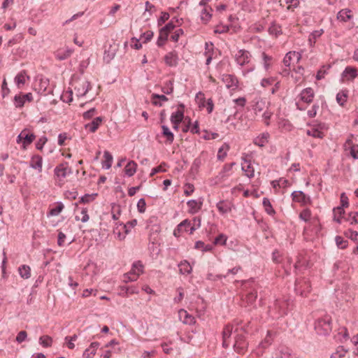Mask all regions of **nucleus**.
Listing matches in <instances>:
<instances>
[{
	"mask_svg": "<svg viewBox=\"0 0 358 358\" xmlns=\"http://www.w3.org/2000/svg\"><path fill=\"white\" fill-rule=\"evenodd\" d=\"M187 205L189 208L188 212L190 214H195L201 210L203 201L192 199L187 202Z\"/></svg>",
	"mask_w": 358,
	"mask_h": 358,
	"instance_id": "nucleus-19",
	"label": "nucleus"
},
{
	"mask_svg": "<svg viewBox=\"0 0 358 358\" xmlns=\"http://www.w3.org/2000/svg\"><path fill=\"white\" fill-rule=\"evenodd\" d=\"M194 248L201 250L202 252H208L212 250L213 246L210 244L206 245L203 241H198L195 243Z\"/></svg>",
	"mask_w": 358,
	"mask_h": 358,
	"instance_id": "nucleus-40",
	"label": "nucleus"
},
{
	"mask_svg": "<svg viewBox=\"0 0 358 358\" xmlns=\"http://www.w3.org/2000/svg\"><path fill=\"white\" fill-rule=\"evenodd\" d=\"M307 134L318 138H322L324 136L323 133L317 129L308 130Z\"/></svg>",
	"mask_w": 358,
	"mask_h": 358,
	"instance_id": "nucleus-56",
	"label": "nucleus"
},
{
	"mask_svg": "<svg viewBox=\"0 0 358 358\" xmlns=\"http://www.w3.org/2000/svg\"><path fill=\"white\" fill-rule=\"evenodd\" d=\"M73 52V50L71 48L66 47L58 49L55 52L54 55L57 59L62 61L70 57Z\"/></svg>",
	"mask_w": 358,
	"mask_h": 358,
	"instance_id": "nucleus-14",
	"label": "nucleus"
},
{
	"mask_svg": "<svg viewBox=\"0 0 358 358\" xmlns=\"http://www.w3.org/2000/svg\"><path fill=\"white\" fill-rule=\"evenodd\" d=\"M315 93L311 87L303 90L300 94V99L306 103H310L314 98Z\"/></svg>",
	"mask_w": 358,
	"mask_h": 358,
	"instance_id": "nucleus-17",
	"label": "nucleus"
},
{
	"mask_svg": "<svg viewBox=\"0 0 358 358\" xmlns=\"http://www.w3.org/2000/svg\"><path fill=\"white\" fill-rule=\"evenodd\" d=\"M229 150V145L224 143L217 152V157L219 160H223L227 156V152Z\"/></svg>",
	"mask_w": 358,
	"mask_h": 358,
	"instance_id": "nucleus-41",
	"label": "nucleus"
},
{
	"mask_svg": "<svg viewBox=\"0 0 358 358\" xmlns=\"http://www.w3.org/2000/svg\"><path fill=\"white\" fill-rule=\"evenodd\" d=\"M27 336V334L25 331H20L16 336V341L19 343H21L25 341Z\"/></svg>",
	"mask_w": 358,
	"mask_h": 358,
	"instance_id": "nucleus-61",
	"label": "nucleus"
},
{
	"mask_svg": "<svg viewBox=\"0 0 358 358\" xmlns=\"http://www.w3.org/2000/svg\"><path fill=\"white\" fill-rule=\"evenodd\" d=\"M275 335H276L275 332H273L271 331H268L266 338H264V341H262L259 343V348L265 349L268 346L271 345V343L273 342V338L275 336Z\"/></svg>",
	"mask_w": 358,
	"mask_h": 358,
	"instance_id": "nucleus-23",
	"label": "nucleus"
},
{
	"mask_svg": "<svg viewBox=\"0 0 358 358\" xmlns=\"http://www.w3.org/2000/svg\"><path fill=\"white\" fill-rule=\"evenodd\" d=\"M99 346V343L98 342H93L90 344V347L87 348L83 354V358H93L94 355L96 354V351Z\"/></svg>",
	"mask_w": 358,
	"mask_h": 358,
	"instance_id": "nucleus-22",
	"label": "nucleus"
},
{
	"mask_svg": "<svg viewBox=\"0 0 358 358\" xmlns=\"http://www.w3.org/2000/svg\"><path fill=\"white\" fill-rule=\"evenodd\" d=\"M346 352L347 350L343 346H339L336 352L331 355V358H341L345 356Z\"/></svg>",
	"mask_w": 358,
	"mask_h": 358,
	"instance_id": "nucleus-49",
	"label": "nucleus"
},
{
	"mask_svg": "<svg viewBox=\"0 0 358 358\" xmlns=\"http://www.w3.org/2000/svg\"><path fill=\"white\" fill-rule=\"evenodd\" d=\"M97 196V194H86L80 198L79 203H87L94 201Z\"/></svg>",
	"mask_w": 358,
	"mask_h": 358,
	"instance_id": "nucleus-47",
	"label": "nucleus"
},
{
	"mask_svg": "<svg viewBox=\"0 0 358 358\" xmlns=\"http://www.w3.org/2000/svg\"><path fill=\"white\" fill-rule=\"evenodd\" d=\"M252 109L257 115H261L265 110H267L268 107L265 101L260 98H255L253 100Z\"/></svg>",
	"mask_w": 358,
	"mask_h": 358,
	"instance_id": "nucleus-12",
	"label": "nucleus"
},
{
	"mask_svg": "<svg viewBox=\"0 0 358 358\" xmlns=\"http://www.w3.org/2000/svg\"><path fill=\"white\" fill-rule=\"evenodd\" d=\"M336 245L341 248L344 249L347 247L348 241L344 240L343 237L337 236L335 238Z\"/></svg>",
	"mask_w": 358,
	"mask_h": 358,
	"instance_id": "nucleus-54",
	"label": "nucleus"
},
{
	"mask_svg": "<svg viewBox=\"0 0 358 358\" xmlns=\"http://www.w3.org/2000/svg\"><path fill=\"white\" fill-rule=\"evenodd\" d=\"M347 92L341 91L338 92L336 95V101L340 106H344L345 103L347 101Z\"/></svg>",
	"mask_w": 358,
	"mask_h": 358,
	"instance_id": "nucleus-44",
	"label": "nucleus"
},
{
	"mask_svg": "<svg viewBox=\"0 0 358 358\" xmlns=\"http://www.w3.org/2000/svg\"><path fill=\"white\" fill-rule=\"evenodd\" d=\"M80 214H81V217L76 216V220H80L82 222H87L90 219V217L87 214V209L86 208H83L81 209Z\"/></svg>",
	"mask_w": 358,
	"mask_h": 358,
	"instance_id": "nucleus-50",
	"label": "nucleus"
},
{
	"mask_svg": "<svg viewBox=\"0 0 358 358\" xmlns=\"http://www.w3.org/2000/svg\"><path fill=\"white\" fill-rule=\"evenodd\" d=\"M30 79L25 70L19 72L15 77L14 81L18 89H22L26 82Z\"/></svg>",
	"mask_w": 358,
	"mask_h": 358,
	"instance_id": "nucleus-13",
	"label": "nucleus"
},
{
	"mask_svg": "<svg viewBox=\"0 0 358 358\" xmlns=\"http://www.w3.org/2000/svg\"><path fill=\"white\" fill-rule=\"evenodd\" d=\"M231 203L227 201H220L217 203V208L222 214H225L231 211Z\"/></svg>",
	"mask_w": 358,
	"mask_h": 358,
	"instance_id": "nucleus-25",
	"label": "nucleus"
},
{
	"mask_svg": "<svg viewBox=\"0 0 358 358\" xmlns=\"http://www.w3.org/2000/svg\"><path fill=\"white\" fill-rule=\"evenodd\" d=\"M55 176L59 181L63 180L68 175L72 173L71 169L68 167L66 163L60 164L57 166L54 170Z\"/></svg>",
	"mask_w": 358,
	"mask_h": 358,
	"instance_id": "nucleus-7",
	"label": "nucleus"
},
{
	"mask_svg": "<svg viewBox=\"0 0 358 358\" xmlns=\"http://www.w3.org/2000/svg\"><path fill=\"white\" fill-rule=\"evenodd\" d=\"M192 224L190 220L186 219L182 221L178 226L177 228L173 231V235L176 237H179L182 232L188 231L189 227Z\"/></svg>",
	"mask_w": 358,
	"mask_h": 358,
	"instance_id": "nucleus-18",
	"label": "nucleus"
},
{
	"mask_svg": "<svg viewBox=\"0 0 358 358\" xmlns=\"http://www.w3.org/2000/svg\"><path fill=\"white\" fill-rule=\"evenodd\" d=\"M63 208H64L63 203H59L56 207L52 208L50 210L49 215H51V216L58 215L62 212Z\"/></svg>",
	"mask_w": 358,
	"mask_h": 358,
	"instance_id": "nucleus-51",
	"label": "nucleus"
},
{
	"mask_svg": "<svg viewBox=\"0 0 358 358\" xmlns=\"http://www.w3.org/2000/svg\"><path fill=\"white\" fill-rule=\"evenodd\" d=\"M294 289L301 296H306L311 290L309 280L305 278L297 279L295 282Z\"/></svg>",
	"mask_w": 358,
	"mask_h": 358,
	"instance_id": "nucleus-3",
	"label": "nucleus"
},
{
	"mask_svg": "<svg viewBox=\"0 0 358 358\" xmlns=\"http://www.w3.org/2000/svg\"><path fill=\"white\" fill-rule=\"evenodd\" d=\"M162 135L166 138V142L171 144L174 140V135L166 125L162 126Z\"/></svg>",
	"mask_w": 358,
	"mask_h": 358,
	"instance_id": "nucleus-34",
	"label": "nucleus"
},
{
	"mask_svg": "<svg viewBox=\"0 0 358 358\" xmlns=\"http://www.w3.org/2000/svg\"><path fill=\"white\" fill-rule=\"evenodd\" d=\"M33 101V95L29 92L27 94L20 93L14 96L13 103L16 108H22L26 102H31Z\"/></svg>",
	"mask_w": 358,
	"mask_h": 358,
	"instance_id": "nucleus-5",
	"label": "nucleus"
},
{
	"mask_svg": "<svg viewBox=\"0 0 358 358\" xmlns=\"http://www.w3.org/2000/svg\"><path fill=\"white\" fill-rule=\"evenodd\" d=\"M311 217V211L308 209H304L299 214V218L304 222H308Z\"/></svg>",
	"mask_w": 358,
	"mask_h": 358,
	"instance_id": "nucleus-52",
	"label": "nucleus"
},
{
	"mask_svg": "<svg viewBox=\"0 0 358 358\" xmlns=\"http://www.w3.org/2000/svg\"><path fill=\"white\" fill-rule=\"evenodd\" d=\"M164 60L168 66H176L178 64V57L175 51H172L165 55Z\"/></svg>",
	"mask_w": 358,
	"mask_h": 358,
	"instance_id": "nucleus-21",
	"label": "nucleus"
},
{
	"mask_svg": "<svg viewBox=\"0 0 358 358\" xmlns=\"http://www.w3.org/2000/svg\"><path fill=\"white\" fill-rule=\"evenodd\" d=\"M262 204H263V206L266 210V212L268 214V215H273L275 214V210L272 207V205L269 201V199L268 198H264L263 199V202H262Z\"/></svg>",
	"mask_w": 358,
	"mask_h": 358,
	"instance_id": "nucleus-42",
	"label": "nucleus"
},
{
	"mask_svg": "<svg viewBox=\"0 0 358 358\" xmlns=\"http://www.w3.org/2000/svg\"><path fill=\"white\" fill-rule=\"evenodd\" d=\"M268 32L271 35H274L276 37L282 33L281 27L275 22L271 23L268 28Z\"/></svg>",
	"mask_w": 358,
	"mask_h": 358,
	"instance_id": "nucleus-37",
	"label": "nucleus"
},
{
	"mask_svg": "<svg viewBox=\"0 0 358 358\" xmlns=\"http://www.w3.org/2000/svg\"><path fill=\"white\" fill-rule=\"evenodd\" d=\"M212 15L204 8L201 13V20L206 24L211 18Z\"/></svg>",
	"mask_w": 358,
	"mask_h": 358,
	"instance_id": "nucleus-55",
	"label": "nucleus"
},
{
	"mask_svg": "<svg viewBox=\"0 0 358 358\" xmlns=\"http://www.w3.org/2000/svg\"><path fill=\"white\" fill-rule=\"evenodd\" d=\"M262 59H263L264 67L266 70H268L271 65V61H272L273 58H272V57L266 55L264 52L262 53Z\"/></svg>",
	"mask_w": 358,
	"mask_h": 358,
	"instance_id": "nucleus-46",
	"label": "nucleus"
},
{
	"mask_svg": "<svg viewBox=\"0 0 358 358\" xmlns=\"http://www.w3.org/2000/svg\"><path fill=\"white\" fill-rule=\"evenodd\" d=\"M90 89V83L85 79H79L74 83V90L78 96H83Z\"/></svg>",
	"mask_w": 358,
	"mask_h": 358,
	"instance_id": "nucleus-4",
	"label": "nucleus"
},
{
	"mask_svg": "<svg viewBox=\"0 0 358 358\" xmlns=\"http://www.w3.org/2000/svg\"><path fill=\"white\" fill-rule=\"evenodd\" d=\"M36 138L34 134H29L27 129H24L23 135V148L25 149L27 145H30Z\"/></svg>",
	"mask_w": 358,
	"mask_h": 358,
	"instance_id": "nucleus-30",
	"label": "nucleus"
},
{
	"mask_svg": "<svg viewBox=\"0 0 358 358\" xmlns=\"http://www.w3.org/2000/svg\"><path fill=\"white\" fill-rule=\"evenodd\" d=\"M233 332V326L231 324H227L222 332V347L224 348H228L230 345V341H229L231 334Z\"/></svg>",
	"mask_w": 358,
	"mask_h": 358,
	"instance_id": "nucleus-11",
	"label": "nucleus"
},
{
	"mask_svg": "<svg viewBox=\"0 0 358 358\" xmlns=\"http://www.w3.org/2000/svg\"><path fill=\"white\" fill-rule=\"evenodd\" d=\"M179 316L180 320H182L185 324H192L195 322L194 317L188 314L187 312L183 309L179 311Z\"/></svg>",
	"mask_w": 358,
	"mask_h": 358,
	"instance_id": "nucleus-27",
	"label": "nucleus"
},
{
	"mask_svg": "<svg viewBox=\"0 0 358 358\" xmlns=\"http://www.w3.org/2000/svg\"><path fill=\"white\" fill-rule=\"evenodd\" d=\"M115 50L112 48V47H109L108 50H105L103 55V60L106 63H109L115 57Z\"/></svg>",
	"mask_w": 358,
	"mask_h": 358,
	"instance_id": "nucleus-39",
	"label": "nucleus"
},
{
	"mask_svg": "<svg viewBox=\"0 0 358 358\" xmlns=\"http://www.w3.org/2000/svg\"><path fill=\"white\" fill-rule=\"evenodd\" d=\"M268 133H263L254 139V143L259 147H263L268 142Z\"/></svg>",
	"mask_w": 358,
	"mask_h": 358,
	"instance_id": "nucleus-35",
	"label": "nucleus"
},
{
	"mask_svg": "<svg viewBox=\"0 0 358 358\" xmlns=\"http://www.w3.org/2000/svg\"><path fill=\"white\" fill-rule=\"evenodd\" d=\"M345 235L351 240L356 241L358 237V232L356 231L348 230L345 232Z\"/></svg>",
	"mask_w": 358,
	"mask_h": 358,
	"instance_id": "nucleus-62",
	"label": "nucleus"
},
{
	"mask_svg": "<svg viewBox=\"0 0 358 358\" xmlns=\"http://www.w3.org/2000/svg\"><path fill=\"white\" fill-rule=\"evenodd\" d=\"M350 155L354 159H358V145H351Z\"/></svg>",
	"mask_w": 358,
	"mask_h": 358,
	"instance_id": "nucleus-64",
	"label": "nucleus"
},
{
	"mask_svg": "<svg viewBox=\"0 0 358 358\" xmlns=\"http://www.w3.org/2000/svg\"><path fill=\"white\" fill-rule=\"evenodd\" d=\"M105 160L102 163V167L105 169H109L113 163V156L108 151H105L103 153Z\"/></svg>",
	"mask_w": 358,
	"mask_h": 358,
	"instance_id": "nucleus-36",
	"label": "nucleus"
},
{
	"mask_svg": "<svg viewBox=\"0 0 358 358\" xmlns=\"http://www.w3.org/2000/svg\"><path fill=\"white\" fill-rule=\"evenodd\" d=\"M52 338L48 336H42L39 338V343L45 348L50 347L52 345Z\"/></svg>",
	"mask_w": 358,
	"mask_h": 358,
	"instance_id": "nucleus-43",
	"label": "nucleus"
},
{
	"mask_svg": "<svg viewBox=\"0 0 358 358\" xmlns=\"http://www.w3.org/2000/svg\"><path fill=\"white\" fill-rule=\"evenodd\" d=\"M179 271L182 274H189L192 272V266L187 260L182 261L179 264Z\"/></svg>",
	"mask_w": 358,
	"mask_h": 358,
	"instance_id": "nucleus-32",
	"label": "nucleus"
},
{
	"mask_svg": "<svg viewBox=\"0 0 358 358\" xmlns=\"http://www.w3.org/2000/svg\"><path fill=\"white\" fill-rule=\"evenodd\" d=\"M143 272V265L140 261L134 262L131 271L125 275V281H136L138 276Z\"/></svg>",
	"mask_w": 358,
	"mask_h": 358,
	"instance_id": "nucleus-2",
	"label": "nucleus"
},
{
	"mask_svg": "<svg viewBox=\"0 0 358 358\" xmlns=\"http://www.w3.org/2000/svg\"><path fill=\"white\" fill-rule=\"evenodd\" d=\"M168 36L169 34L167 33L164 32L162 30H159V34L157 41V45L159 47L164 45V44L165 43L168 38Z\"/></svg>",
	"mask_w": 358,
	"mask_h": 358,
	"instance_id": "nucleus-48",
	"label": "nucleus"
},
{
	"mask_svg": "<svg viewBox=\"0 0 358 358\" xmlns=\"http://www.w3.org/2000/svg\"><path fill=\"white\" fill-rule=\"evenodd\" d=\"M137 164L134 161H130L124 167V173L129 176H133L136 172Z\"/></svg>",
	"mask_w": 358,
	"mask_h": 358,
	"instance_id": "nucleus-28",
	"label": "nucleus"
},
{
	"mask_svg": "<svg viewBox=\"0 0 358 358\" xmlns=\"http://www.w3.org/2000/svg\"><path fill=\"white\" fill-rule=\"evenodd\" d=\"M251 57L249 51L245 50H239L235 55V60L240 66H244L248 64Z\"/></svg>",
	"mask_w": 358,
	"mask_h": 358,
	"instance_id": "nucleus-10",
	"label": "nucleus"
},
{
	"mask_svg": "<svg viewBox=\"0 0 358 358\" xmlns=\"http://www.w3.org/2000/svg\"><path fill=\"white\" fill-rule=\"evenodd\" d=\"M257 296V294L256 291L250 292L246 294L245 300L248 304H252L255 301Z\"/></svg>",
	"mask_w": 358,
	"mask_h": 358,
	"instance_id": "nucleus-53",
	"label": "nucleus"
},
{
	"mask_svg": "<svg viewBox=\"0 0 358 358\" xmlns=\"http://www.w3.org/2000/svg\"><path fill=\"white\" fill-rule=\"evenodd\" d=\"M19 274L24 279H29L31 277V268L27 265H22L18 268Z\"/></svg>",
	"mask_w": 358,
	"mask_h": 358,
	"instance_id": "nucleus-33",
	"label": "nucleus"
},
{
	"mask_svg": "<svg viewBox=\"0 0 358 358\" xmlns=\"http://www.w3.org/2000/svg\"><path fill=\"white\" fill-rule=\"evenodd\" d=\"M155 99H158L162 101H167L169 100V99L164 94H152V103L155 106H162V103L157 101H155Z\"/></svg>",
	"mask_w": 358,
	"mask_h": 358,
	"instance_id": "nucleus-45",
	"label": "nucleus"
},
{
	"mask_svg": "<svg viewBox=\"0 0 358 358\" xmlns=\"http://www.w3.org/2000/svg\"><path fill=\"white\" fill-rule=\"evenodd\" d=\"M280 358H293L291 350L287 348L282 349L280 350Z\"/></svg>",
	"mask_w": 358,
	"mask_h": 358,
	"instance_id": "nucleus-63",
	"label": "nucleus"
},
{
	"mask_svg": "<svg viewBox=\"0 0 358 358\" xmlns=\"http://www.w3.org/2000/svg\"><path fill=\"white\" fill-rule=\"evenodd\" d=\"M226 241H227V237L224 234H221L215 238L214 244L224 245V244H225Z\"/></svg>",
	"mask_w": 358,
	"mask_h": 358,
	"instance_id": "nucleus-59",
	"label": "nucleus"
},
{
	"mask_svg": "<svg viewBox=\"0 0 358 358\" xmlns=\"http://www.w3.org/2000/svg\"><path fill=\"white\" fill-rule=\"evenodd\" d=\"M357 76V71L355 67L347 66L342 73L343 80H352Z\"/></svg>",
	"mask_w": 358,
	"mask_h": 358,
	"instance_id": "nucleus-20",
	"label": "nucleus"
},
{
	"mask_svg": "<svg viewBox=\"0 0 358 358\" xmlns=\"http://www.w3.org/2000/svg\"><path fill=\"white\" fill-rule=\"evenodd\" d=\"M334 213V220L338 223H341V216L345 213V210L343 207L338 206L334 208L333 210Z\"/></svg>",
	"mask_w": 358,
	"mask_h": 358,
	"instance_id": "nucleus-38",
	"label": "nucleus"
},
{
	"mask_svg": "<svg viewBox=\"0 0 358 358\" xmlns=\"http://www.w3.org/2000/svg\"><path fill=\"white\" fill-rule=\"evenodd\" d=\"M136 224V220H132L131 221L127 222L123 227V228L125 230V234H128L129 232V229L134 228Z\"/></svg>",
	"mask_w": 358,
	"mask_h": 358,
	"instance_id": "nucleus-57",
	"label": "nucleus"
},
{
	"mask_svg": "<svg viewBox=\"0 0 358 358\" xmlns=\"http://www.w3.org/2000/svg\"><path fill=\"white\" fill-rule=\"evenodd\" d=\"M292 56H296L297 60L299 61L301 59V55L299 52H296L295 51L289 52L288 53H287L282 61L284 65L286 67H289L292 59Z\"/></svg>",
	"mask_w": 358,
	"mask_h": 358,
	"instance_id": "nucleus-29",
	"label": "nucleus"
},
{
	"mask_svg": "<svg viewBox=\"0 0 358 358\" xmlns=\"http://www.w3.org/2000/svg\"><path fill=\"white\" fill-rule=\"evenodd\" d=\"M221 79L227 89L235 90L238 87V81L235 76L223 74Z\"/></svg>",
	"mask_w": 358,
	"mask_h": 358,
	"instance_id": "nucleus-9",
	"label": "nucleus"
},
{
	"mask_svg": "<svg viewBox=\"0 0 358 358\" xmlns=\"http://www.w3.org/2000/svg\"><path fill=\"white\" fill-rule=\"evenodd\" d=\"M248 343L246 342L245 336L241 334H237L234 344V350L239 354H243L248 348Z\"/></svg>",
	"mask_w": 358,
	"mask_h": 358,
	"instance_id": "nucleus-6",
	"label": "nucleus"
},
{
	"mask_svg": "<svg viewBox=\"0 0 358 358\" xmlns=\"http://www.w3.org/2000/svg\"><path fill=\"white\" fill-rule=\"evenodd\" d=\"M292 197L294 202L299 203L302 206L311 203L310 197L304 194L302 191H294L292 193Z\"/></svg>",
	"mask_w": 358,
	"mask_h": 358,
	"instance_id": "nucleus-8",
	"label": "nucleus"
},
{
	"mask_svg": "<svg viewBox=\"0 0 358 358\" xmlns=\"http://www.w3.org/2000/svg\"><path fill=\"white\" fill-rule=\"evenodd\" d=\"M48 138L45 136H43L40 138L38 141L36 143V149L39 150H42L43 148L44 145L47 142Z\"/></svg>",
	"mask_w": 358,
	"mask_h": 358,
	"instance_id": "nucleus-58",
	"label": "nucleus"
},
{
	"mask_svg": "<svg viewBox=\"0 0 358 358\" xmlns=\"http://www.w3.org/2000/svg\"><path fill=\"white\" fill-rule=\"evenodd\" d=\"M352 17L351 10L345 8L341 10L337 14V19L341 22H346Z\"/></svg>",
	"mask_w": 358,
	"mask_h": 358,
	"instance_id": "nucleus-24",
	"label": "nucleus"
},
{
	"mask_svg": "<svg viewBox=\"0 0 358 358\" xmlns=\"http://www.w3.org/2000/svg\"><path fill=\"white\" fill-rule=\"evenodd\" d=\"M315 330L318 335H328L331 331V317L326 315L324 317L317 319L315 322Z\"/></svg>",
	"mask_w": 358,
	"mask_h": 358,
	"instance_id": "nucleus-1",
	"label": "nucleus"
},
{
	"mask_svg": "<svg viewBox=\"0 0 358 358\" xmlns=\"http://www.w3.org/2000/svg\"><path fill=\"white\" fill-rule=\"evenodd\" d=\"M243 163L241 164V169L245 173V176L249 178H253L255 176V169L251 164L250 160L246 157H243Z\"/></svg>",
	"mask_w": 358,
	"mask_h": 358,
	"instance_id": "nucleus-16",
	"label": "nucleus"
},
{
	"mask_svg": "<svg viewBox=\"0 0 358 358\" xmlns=\"http://www.w3.org/2000/svg\"><path fill=\"white\" fill-rule=\"evenodd\" d=\"M102 120V117H97L94 118L91 122L85 124V128L90 132L94 133L97 130Z\"/></svg>",
	"mask_w": 358,
	"mask_h": 358,
	"instance_id": "nucleus-26",
	"label": "nucleus"
},
{
	"mask_svg": "<svg viewBox=\"0 0 358 358\" xmlns=\"http://www.w3.org/2000/svg\"><path fill=\"white\" fill-rule=\"evenodd\" d=\"M29 166L41 173L43 169V157L38 155H34L31 157Z\"/></svg>",
	"mask_w": 358,
	"mask_h": 358,
	"instance_id": "nucleus-15",
	"label": "nucleus"
},
{
	"mask_svg": "<svg viewBox=\"0 0 358 358\" xmlns=\"http://www.w3.org/2000/svg\"><path fill=\"white\" fill-rule=\"evenodd\" d=\"M146 203L144 199H140L137 203V208L140 213H144L145 211Z\"/></svg>",
	"mask_w": 358,
	"mask_h": 358,
	"instance_id": "nucleus-60",
	"label": "nucleus"
},
{
	"mask_svg": "<svg viewBox=\"0 0 358 358\" xmlns=\"http://www.w3.org/2000/svg\"><path fill=\"white\" fill-rule=\"evenodd\" d=\"M184 118V112L182 110L178 109L176 112L173 113L171 115L170 120L171 123H180Z\"/></svg>",
	"mask_w": 358,
	"mask_h": 358,
	"instance_id": "nucleus-31",
	"label": "nucleus"
}]
</instances>
